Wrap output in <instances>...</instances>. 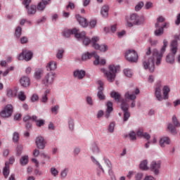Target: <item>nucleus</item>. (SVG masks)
Returning <instances> with one entry per match:
<instances>
[{"label":"nucleus","mask_w":180,"mask_h":180,"mask_svg":"<svg viewBox=\"0 0 180 180\" xmlns=\"http://www.w3.org/2000/svg\"><path fill=\"white\" fill-rule=\"evenodd\" d=\"M78 34V29L73 28L72 30H65L63 32V36H64V37H70L71 34H75V37H77V34Z\"/></svg>","instance_id":"nucleus-20"},{"label":"nucleus","mask_w":180,"mask_h":180,"mask_svg":"<svg viewBox=\"0 0 180 180\" xmlns=\"http://www.w3.org/2000/svg\"><path fill=\"white\" fill-rule=\"evenodd\" d=\"M20 82L21 86H23V88H27V86H30V79L26 76L21 77Z\"/></svg>","instance_id":"nucleus-23"},{"label":"nucleus","mask_w":180,"mask_h":180,"mask_svg":"<svg viewBox=\"0 0 180 180\" xmlns=\"http://www.w3.org/2000/svg\"><path fill=\"white\" fill-rule=\"evenodd\" d=\"M30 121L35 122L36 126H37V127H41V126H44V120H39L36 115L30 116L29 115H25L23 117V122L26 123Z\"/></svg>","instance_id":"nucleus-8"},{"label":"nucleus","mask_w":180,"mask_h":180,"mask_svg":"<svg viewBox=\"0 0 180 180\" xmlns=\"http://www.w3.org/2000/svg\"><path fill=\"white\" fill-rule=\"evenodd\" d=\"M123 122H127V120H129V119H130V112L129 111H125L123 112Z\"/></svg>","instance_id":"nucleus-44"},{"label":"nucleus","mask_w":180,"mask_h":180,"mask_svg":"<svg viewBox=\"0 0 180 180\" xmlns=\"http://www.w3.org/2000/svg\"><path fill=\"white\" fill-rule=\"evenodd\" d=\"M76 39H77L79 41H82L84 46H89L90 43H92V39L91 40L89 37H86V32L84 31L76 34Z\"/></svg>","instance_id":"nucleus-12"},{"label":"nucleus","mask_w":180,"mask_h":180,"mask_svg":"<svg viewBox=\"0 0 180 180\" xmlns=\"http://www.w3.org/2000/svg\"><path fill=\"white\" fill-rule=\"evenodd\" d=\"M101 15L103 16V18H108V16H109V6L104 5L102 6Z\"/></svg>","instance_id":"nucleus-29"},{"label":"nucleus","mask_w":180,"mask_h":180,"mask_svg":"<svg viewBox=\"0 0 180 180\" xmlns=\"http://www.w3.org/2000/svg\"><path fill=\"white\" fill-rule=\"evenodd\" d=\"M50 172L51 174V175H53V176H57V175H58V170H57V169H56V167H51L50 169Z\"/></svg>","instance_id":"nucleus-48"},{"label":"nucleus","mask_w":180,"mask_h":180,"mask_svg":"<svg viewBox=\"0 0 180 180\" xmlns=\"http://www.w3.org/2000/svg\"><path fill=\"white\" fill-rule=\"evenodd\" d=\"M46 4H44L43 2H39L37 5V9L38 11H41V12H43V11H44V9H46Z\"/></svg>","instance_id":"nucleus-43"},{"label":"nucleus","mask_w":180,"mask_h":180,"mask_svg":"<svg viewBox=\"0 0 180 180\" xmlns=\"http://www.w3.org/2000/svg\"><path fill=\"white\" fill-rule=\"evenodd\" d=\"M129 136L130 140L134 141L136 140V132H134V131H131L129 132Z\"/></svg>","instance_id":"nucleus-54"},{"label":"nucleus","mask_w":180,"mask_h":180,"mask_svg":"<svg viewBox=\"0 0 180 180\" xmlns=\"http://www.w3.org/2000/svg\"><path fill=\"white\" fill-rule=\"evenodd\" d=\"M85 70H76L73 72V77L77 78V79H82L85 77Z\"/></svg>","instance_id":"nucleus-21"},{"label":"nucleus","mask_w":180,"mask_h":180,"mask_svg":"<svg viewBox=\"0 0 180 180\" xmlns=\"http://www.w3.org/2000/svg\"><path fill=\"white\" fill-rule=\"evenodd\" d=\"M6 95L8 98H15L18 95V89H6Z\"/></svg>","instance_id":"nucleus-30"},{"label":"nucleus","mask_w":180,"mask_h":180,"mask_svg":"<svg viewBox=\"0 0 180 180\" xmlns=\"http://www.w3.org/2000/svg\"><path fill=\"white\" fill-rule=\"evenodd\" d=\"M178 51V41L174 39L170 44V53L166 56V62L167 64H174L175 63V55Z\"/></svg>","instance_id":"nucleus-4"},{"label":"nucleus","mask_w":180,"mask_h":180,"mask_svg":"<svg viewBox=\"0 0 180 180\" xmlns=\"http://www.w3.org/2000/svg\"><path fill=\"white\" fill-rule=\"evenodd\" d=\"M13 141H14V143H18V141H19V133H18V132L13 133Z\"/></svg>","instance_id":"nucleus-51"},{"label":"nucleus","mask_w":180,"mask_h":180,"mask_svg":"<svg viewBox=\"0 0 180 180\" xmlns=\"http://www.w3.org/2000/svg\"><path fill=\"white\" fill-rule=\"evenodd\" d=\"M144 6V2L140 1L135 6L136 12H139V11H141V8Z\"/></svg>","instance_id":"nucleus-46"},{"label":"nucleus","mask_w":180,"mask_h":180,"mask_svg":"<svg viewBox=\"0 0 180 180\" xmlns=\"http://www.w3.org/2000/svg\"><path fill=\"white\" fill-rule=\"evenodd\" d=\"M18 98L21 102H25L26 101V95L24 91H20Z\"/></svg>","instance_id":"nucleus-40"},{"label":"nucleus","mask_w":180,"mask_h":180,"mask_svg":"<svg viewBox=\"0 0 180 180\" xmlns=\"http://www.w3.org/2000/svg\"><path fill=\"white\" fill-rule=\"evenodd\" d=\"M91 160L93 164H94V165H96V167H98L100 169H101L103 173H105V171L108 169H112V163L110 162V160H109L108 159H104V164L103 165V166L102 165H101L99 161H98L95 158V157L91 156Z\"/></svg>","instance_id":"nucleus-6"},{"label":"nucleus","mask_w":180,"mask_h":180,"mask_svg":"<svg viewBox=\"0 0 180 180\" xmlns=\"http://www.w3.org/2000/svg\"><path fill=\"white\" fill-rule=\"evenodd\" d=\"M16 155L19 157L22 155V151H23V146L18 145L16 148Z\"/></svg>","instance_id":"nucleus-45"},{"label":"nucleus","mask_w":180,"mask_h":180,"mask_svg":"<svg viewBox=\"0 0 180 180\" xmlns=\"http://www.w3.org/2000/svg\"><path fill=\"white\" fill-rule=\"evenodd\" d=\"M28 15H34L36 13L37 8L35 5H31L26 8Z\"/></svg>","instance_id":"nucleus-35"},{"label":"nucleus","mask_w":180,"mask_h":180,"mask_svg":"<svg viewBox=\"0 0 180 180\" xmlns=\"http://www.w3.org/2000/svg\"><path fill=\"white\" fill-rule=\"evenodd\" d=\"M136 180H141V178H143V174L141 173H137L135 176Z\"/></svg>","instance_id":"nucleus-63"},{"label":"nucleus","mask_w":180,"mask_h":180,"mask_svg":"<svg viewBox=\"0 0 180 180\" xmlns=\"http://www.w3.org/2000/svg\"><path fill=\"white\" fill-rule=\"evenodd\" d=\"M9 162H6L5 167L3 169V175L4 176V178H8V176H9Z\"/></svg>","instance_id":"nucleus-32"},{"label":"nucleus","mask_w":180,"mask_h":180,"mask_svg":"<svg viewBox=\"0 0 180 180\" xmlns=\"http://www.w3.org/2000/svg\"><path fill=\"white\" fill-rule=\"evenodd\" d=\"M171 144V139L168 136H162L159 140V145L162 148L167 147Z\"/></svg>","instance_id":"nucleus-19"},{"label":"nucleus","mask_w":180,"mask_h":180,"mask_svg":"<svg viewBox=\"0 0 180 180\" xmlns=\"http://www.w3.org/2000/svg\"><path fill=\"white\" fill-rule=\"evenodd\" d=\"M92 151L94 154H99V153H101V150H99V148L98 146H96V144L93 145Z\"/></svg>","instance_id":"nucleus-50"},{"label":"nucleus","mask_w":180,"mask_h":180,"mask_svg":"<svg viewBox=\"0 0 180 180\" xmlns=\"http://www.w3.org/2000/svg\"><path fill=\"white\" fill-rule=\"evenodd\" d=\"M95 56H96V51H93L91 53L87 52L82 55V61H86V60H90V58H92V57L95 58Z\"/></svg>","instance_id":"nucleus-27"},{"label":"nucleus","mask_w":180,"mask_h":180,"mask_svg":"<svg viewBox=\"0 0 180 180\" xmlns=\"http://www.w3.org/2000/svg\"><path fill=\"white\" fill-rule=\"evenodd\" d=\"M148 162L147 160H143L140 164V169H143V171H147L148 169V166L147 165Z\"/></svg>","instance_id":"nucleus-39"},{"label":"nucleus","mask_w":180,"mask_h":180,"mask_svg":"<svg viewBox=\"0 0 180 180\" xmlns=\"http://www.w3.org/2000/svg\"><path fill=\"white\" fill-rule=\"evenodd\" d=\"M76 19L82 27H88V22L86 21V18L82 17L79 15V14H77L76 15Z\"/></svg>","instance_id":"nucleus-22"},{"label":"nucleus","mask_w":180,"mask_h":180,"mask_svg":"<svg viewBox=\"0 0 180 180\" xmlns=\"http://www.w3.org/2000/svg\"><path fill=\"white\" fill-rule=\"evenodd\" d=\"M32 102H37L39 101V96L37 94H33L31 97Z\"/></svg>","instance_id":"nucleus-59"},{"label":"nucleus","mask_w":180,"mask_h":180,"mask_svg":"<svg viewBox=\"0 0 180 180\" xmlns=\"http://www.w3.org/2000/svg\"><path fill=\"white\" fill-rule=\"evenodd\" d=\"M48 101H49V98L47 97V96L43 94L41 98V103L46 104V103H47Z\"/></svg>","instance_id":"nucleus-56"},{"label":"nucleus","mask_w":180,"mask_h":180,"mask_svg":"<svg viewBox=\"0 0 180 180\" xmlns=\"http://www.w3.org/2000/svg\"><path fill=\"white\" fill-rule=\"evenodd\" d=\"M110 96L111 98H113V99H115V101L118 103L122 102V98H121L120 94L116 91H112L110 93Z\"/></svg>","instance_id":"nucleus-31"},{"label":"nucleus","mask_w":180,"mask_h":180,"mask_svg":"<svg viewBox=\"0 0 180 180\" xmlns=\"http://www.w3.org/2000/svg\"><path fill=\"white\" fill-rule=\"evenodd\" d=\"M136 135L138 136V137H143V136L144 135V132L142 129H139L136 132Z\"/></svg>","instance_id":"nucleus-62"},{"label":"nucleus","mask_w":180,"mask_h":180,"mask_svg":"<svg viewBox=\"0 0 180 180\" xmlns=\"http://www.w3.org/2000/svg\"><path fill=\"white\" fill-rule=\"evenodd\" d=\"M12 113H13V106L11 104H8L0 112V117L8 119V117L12 116Z\"/></svg>","instance_id":"nucleus-11"},{"label":"nucleus","mask_w":180,"mask_h":180,"mask_svg":"<svg viewBox=\"0 0 180 180\" xmlns=\"http://www.w3.org/2000/svg\"><path fill=\"white\" fill-rule=\"evenodd\" d=\"M98 40H99V38L98 37H93L91 38L92 47H94V49H95L96 50H99L100 51H102L103 53L108 51V45L106 44L99 45L98 44Z\"/></svg>","instance_id":"nucleus-9"},{"label":"nucleus","mask_w":180,"mask_h":180,"mask_svg":"<svg viewBox=\"0 0 180 180\" xmlns=\"http://www.w3.org/2000/svg\"><path fill=\"white\" fill-rule=\"evenodd\" d=\"M125 58L127 61H129V63H137L139 55H137L136 51L129 50L125 53Z\"/></svg>","instance_id":"nucleus-13"},{"label":"nucleus","mask_w":180,"mask_h":180,"mask_svg":"<svg viewBox=\"0 0 180 180\" xmlns=\"http://www.w3.org/2000/svg\"><path fill=\"white\" fill-rule=\"evenodd\" d=\"M22 35V27H17L15 32V36L17 39H19Z\"/></svg>","instance_id":"nucleus-41"},{"label":"nucleus","mask_w":180,"mask_h":180,"mask_svg":"<svg viewBox=\"0 0 180 180\" xmlns=\"http://www.w3.org/2000/svg\"><path fill=\"white\" fill-rule=\"evenodd\" d=\"M120 108L124 112H129V104L125 101L124 99L121 100Z\"/></svg>","instance_id":"nucleus-33"},{"label":"nucleus","mask_w":180,"mask_h":180,"mask_svg":"<svg viewBox=\"0 0 180 180\" xmlns=\"http://www.w3.org/2000/svg\"><path fill=\"white\" fill-rule=\"evenodd\" d=\"M46 68L47 71H55V70H57V62L55 60L49 61L47 63Z\"/></svg>","instance_id":"nucleus-24"},{"label":"nucleus","mask_w":180,"mask_h":180,"mask_svg":"<svg viewBox=\"0 0 180 180\" xmlns=\"http://www.w3.org/2000/svg\"><path fill=\"white\" fill-rule=\"evenodd\" d=\"M96 84L98 85L97 96L101 101H103L105 99V95L103 94V82H102V80H98Z\"/></svg>","instance_id":"nucleus-17"},{"label":"nucleus","mask_w":180,"mask_h":180,"mask_svg":"<svg viewBox=\"0 0 180 180\" xmlns=\"http://www.w3.org/2000/svg\"><path fill=\"white\" fill-rule=\"evenodd\" d=\"M68 174V169H64L63 171L60 172V176L63 179H65Z\"/></svg>","instance_id":"nucleus-49"},{"label":"nucleus","mask_w":180,"mask_h":180,"mask_svg":"<svg viewBox=\"0 0 180 180\" xmlns=\"http://www.w3.org/2000/svg\"><path fill=\"white\" fill-rule=\"evenodd\" d=\"M81 153V148L79 147H76L74 148L73 153L75 155H78Z\"/></svg>","instance_id":"nucleus-60"},{"label":"nucleus","mask_w":180,"mask_h":180,"mask_svg":"<svg viewBox=\"0 0 180 180\" xmlns=\"http://www.w3.org/2000/svg\"><path fill=\"white\" fill-rule=\"evenodd\" d=\"M145 9H151V8H153V2L151 1H147L145 4V6H144Z\"/></svg>","instance_id":"nucleus-57"},{"label":"nucleus","mask_w":180,"mask_h":180,"mask_svg":"<svg viewBox=\"0 0 180 180\" xmlns=\"http://www.w3.org/2000/svg\"><path fill=\"white\" fill-rule=\"evenodd\" d=\"M86 102L90 106H92L94 105V101H92V97L91 96L86 97Z\"/></svg>","instance_id":"nucleus-58"},{"label":"nucleus","mask_w":180,"mask_h":180,"mask_svg":"<svg viewBox=\"0 0 180 180\" xmlns=\"http://www.w3.org/2000/svg\"><path fill=\"white\" fill-rule=\"evenodd\" d=\"M28 162H29V156L24 155L21 157L20 160V165H22V167H25V165H27Z\"/></svg>","instance_id":"nucleus-34"},{"label":"nucleus","mask_w":180,"mask_h":180,"mask_svg":"<svg viewBox=\"0 0 180 180\" xmlns=\"http://www.w3.org/2000/svg\"><path fill=\"white\" fill-rule=\"evenodd\" d=\"M167 27V23H164L163 25L155 26V36H161L164 34V29Z\"/></svg>","instance_id":"nucleus-26"},{"label":"nucleus","mask_w":180,"mask_h":180,"mask_svg":"<svg viewBox=\"0 0 180 180\" xmlns=\"http://www.w3.org/2000/svg\"><path fill=\"white\" fill-rule=\"evenodd\" d=\"M41 75H43V70L38 69L34 73V78H35V79H41Z\"/></svg>","instance_id":"nucleus-36"},{"label":"nucleus","mask_w":180,"mask_h":180,"mask_svg":"<svg viewBox=\"0 0 180 180\" xmlns=\"http://www.w3.org/2000/svg\"><path fill=\"white\" fill-rule=\"evenodd\" d=\"M108 131L110 133H113L115 131V122L110 123L108 126Z\"/></svg>","instance_id":"nucleus-53"},{"label":"nucleus","mask_w":180,"mask_h":180,"mask_svg":"<svg viewBox=\"0 0 180 180\" xmlns=\"http://www.w3.org/2000/svg\"><path fill=\"white\" fill-rule=\"evenodd\" d=\"M89 26L91 29H94L96 26V20H91L89 21Z\"/></svg>","instance_id":"nucleus-55"},{"label":"nucleus","mask_w":180,"mask_h":180,"mask_svg":"<svg viewBox=\"0 0 180 180\" xmlns=\"http://www.w3.org/2000/svg\"><path fill=\"white\" fill-rule=\"evenodd\" d=\"M64 53H65L64 49H58L56 54V58H58V60H61L64 56Z\"/></svg>","instance_id":"nucleus-37"},{"label":"nucleus","mask_w":180,"mask_h":180,"mask_svg":"<svg viewBox=\"0 0 180 180\" xmlns=\"http://www.w3.org/2000/svg\"><path fill=\"white\" fill-rule=\"evenodd\" d=\"M54 79H56V72H49L45 75L42 83L44 84L45 86H50V85H53Z\"/></svg>","instance_id":"nucleus-10"},{"label":"nucleus","mask_w":180,"mask_h":180,"mask_svg":"<svg viewBox=\"0 0 180 180\" xmlns=\"http://www.w3.org/2000/svg\"><path fill=\"white\" fill-rule=\"evenodd\" d=\"M35 143L37 148H39V150H44V148H46V145L47 144V142L43 136H39L35 139Z\"/></svg>","instance_id":"nucleus-16"},{"label":"nucleus","mask_w":180,"mask_h":180,"mask_svg":"<svg viewBox=\"0 0 180 180\" xmlns=\"http://www.w3.org/2000/svg\"><path fill=\"white\" fill-rule=\"evenodd\" d=\"M124 74L125 77H127L128 78H130L131 77L133 76V72L130 69H124Z\"/></svg>","instance_id":"nucleus-42"},{"label":"nucleus","mask_w":180,"mask_h":180,"mask_svg":"<svg viewBox=\"0 0 180 180\" xmlns=\"http://www.w3.org/2000/svg\"><path fill=\"white\" fill-rule=\"evenodd\" d=\"M33 57V52L30 51H22L21 53L19 54L18 59L20 61L25 60V61H30Z\"/></svg>","instance_id":"nucleus-14"},{"label":"nucleus","mask_w":180,"mask_h":180,"mask_svg":"<svg viewBox=\"0 0 180 180\" xmlns=\"http://www.w3.org/2000/svg\"><path fill=\"white\" fill-rule=\"evenodd\" d=\"M68 126H69L70 130H71V131L74 130V126H75L74 120H72L71 118L69 120Z\"/></svg>","instance_id":"nucleus-52"},{"label":"nucleus","mask_w":180,"mask_h":180,"mask_svg":"<svg viewBox=\"0 0 180 180\" xmlns=\"http://www.w3.org/2000/svg\"><path fill=\"white\" fill-rule=\"evenodd\" d=\"M119 66H115V65H110L108 67L109 71L105 69H101V72H103L107 81L108 82H114L116 78V72L119 71Z\"/></svg>","instance_id":"nucleus-3"},{"label":"nucleus","mask_w":180,"mask_h":180,"mask_svg":"<svg viewBox=\"0 0 180 180\" xmlns=\"http://www.w3.org/2000/svg\"><path fill=\"white\" fill-rule=\"evenodd\" d=\"M106 106H107V111L105 115V117L106 119H109V117H110V113L113 112V103L110 101H108L106 104Z\"/></svg>","instance_id":"nucleus-25"},{"label":"nucleus","mask_w":180,"mask_h":180,"mask_svg":"<svg viewBox=\"0 0 180 180\" xmlns=\"http://www.w3.org/2000/svg\"><path fill=\"white\" fill-rule=\"evenodd\" d=\"M164 20H165V18H164V17L162 16H159L157 18V22L155 25V26L158 27V26H162L164 24L162 23L164 22Z\"/></svg>","instance_id":"nucleus-38"},{"label":"nucleus","mask_w":180,"mask_h":180,"mask_svg":"<svg viewBox=\"0 0 180 180\" xmlns=\"http://www.w3.org/2000/svg\"><path fill=\"white\" fill-rule=\"evenodd\" d=\"M130 20L132 22L133 25H141L143 23V20L140 16H139L136 13H133L130 15Z\"/></svg>","instance_id":"nucleus-18"},{"label":"nucleus","mask_w":180,"mask_h":180,"mask_svg":"<svg viewBox=\"0 0 180 180\" xmlns=\"http://www.w3.org/2000/svg\"><path fill=\"white\" fill-rule=\"evenodd\" d=\"M58 109H60V105H56L55 106L51 107V110L52 113H54V115H57L58 113Z\"/></svg>","instance_id":"nucleus-47"},{"label":"nucleus","mask_w":180,"mask_h":180,"mask_svg":"<svg viewBox=\"0 0 180 180\" xmlns=\"http://www.w3.org/2000/svg\"><path fill=\"white\" fill-rule=\"evenodd\" d=\"M95 60L94 61V65H105L106 64V60L105 59H100L99 56L96 53L95 55Z\"/></svg>","instance_id":"nucleus-28"},{"label":"nucleus","mask_w":180,"mask_h":180,"mask_svg":"<svg viewBox=\"0 0 180 180\" xmlns=\"http://www.w3.org/2000/svg\"><path fill=\"white\" fill-rule=\"evenodd\" d=\"M168 46V41L167 39L163 40V46L160 49V51H158L157 49L153 51L152 56L151 54V48H148L144 60L143 62V66L145 70H148L150 72H154L155 70V63L156 65H160L161 64V60H162V56L167 50V46Z\"/></svg>","instance_id":"nucleus-1"},{"label":"nucleus","mask_w":180,"mask_h":180,"mask_svg":"<svg viewBox=\"0 0 180 180\" xmlns=\"http://www.w3.org/2000/svg\"><path fill=\"white\" fill-rule=\"evenodd\" d=\"M108 171V175L110 176L111 180H116V178H115V174H113V171L111 169H107Z\"/></svg>","instance_id":"nucleus-61"},{"label":"nucleus","mask_w":180,"mask_h":180,"mask_svg":"<svg viewBox=\"0 0 180 180\" xmlns=\"http://www.w3.org/2000/svg\"><path fill=\"white\" fill-rule=\"evenodd\" d=\"M162 85V83H161V81H158L156 82V85H155V96L159 102H162L163 99L165 101H167V99H168V98H169L168 94L171 91L169 86H164V87L162 89V92H163L164 96L162 97V94H161Z\"/></svg>","instance_id":"nucleus-2"},{"label":"nucleus","mask_w":180,"mask_h":180,"mask_svg":"<svg viewBox=\"0 0 180 180\" xmlns=\"http://www.w3.org/2000/svg\"><path fill=\"white\" fill-rule=\"evenodd\" d=\"M143 180H155L153 176H146Z\"/></svg>","instance_id":"nucleus-64"},{"label":"nucleus","mask_w":180,"mask_h":180,"mask_svg":"<svg viewBox=\"0 0 180 180\" xmlns=\"http://www.w3.org/2000/svg\"><path fill=\"white\" fill-rule=\"evenodd\" d=\"M140 94V89L135 88L134 90L128 91L124 94L125 99L131 101V108H136V99H137V95Z\"/></svg>","instance_id":"nucleus-5"},{"label":"nucleus","mask_w":180,"mask_h":180,"mask_svg":"<svg viewBox=\"0 0 180 180\" xmlns=\"http://www.w3.org/2000/svg\"><path fill=\"white\" fill-rule=\"evenodd\" d=\"M150 168L155 175H158L160 168H161V162L160 160H153L151 162Z\"/></svg>","instance_id":"nucleus-15"},{"label":"nucleus","mask_w":180,"mask_h":180,"mask_svg":"<svg viewBox=\"0 0 180 180\" xmlns=\"http://www.w3.org/2000/svg\"><path fill=\"white\" fill-rule=\"evenodd\" d=\"M172 123H169L167 124V129L172 134H178V131H176V127H180V123L179 121H178V119L176 118V115H173L172 117Z\"/></svg>","instance_id":"nucleus-7"}]
</instances>
